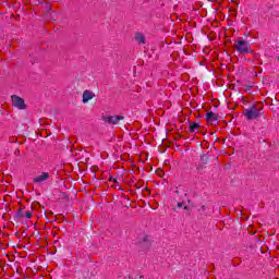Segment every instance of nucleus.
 Instances as JSON below:
<instances>
[{"mask_svg": "<svg viewBox=\"0 0 279 279\" xmlns=\"http://www.w3.org/2000/svg\"><path fill=\"white\" fill-rule=\"evenodd\" d=\"M49 180V172H41L33 179L35 184H43V182H47Z\"/></svg>", "mask_w": 279, "mask_h": 279, "instance_id": "20e7f679", "label": "nucleus"}, {"mask_svg": "<svg viewBox=\"0 0 279 279\" xmlns=\"http://www.w3.org/2000/svg\"><path fill=\"white\" fill-rule=\"evenodd\" d=\"M234 49L238 51V53H254L252 45H250L248 41L244 40L243 38H240L234 43Z\"/></svg>", "mask_w": 279, "mask_h": 279, "instance_id": "f257e3e1", "label": "nucleus"}, {"mask_svg": "<svg viewBox=\"0 0 279 279\" xmlns=\"http://www.w3.org/2000/svg\"><path fill=\"white\" fill-rule=\"evenodd\" d=\"M110 182H117V179L110 178Z\"/></svg>", "mask_w": 279, "mask_h": 279, "instance_id": "f8f14e48", "label": "nucleus"}, {"mask_svg": "<svg viewBox=\"0 0 279 279\" xmlns=\"http://www.w3.org/2000/svg\"><path fill=\"white\" fill-rule=\"evenodd\" d=\"M135 40L138 45H145V35L141 33L135 34Z\"/></svg>", "mask_w": 279, "mask_h": 279, "instance_id": "6e6552de", "label": "nucleus"}, {"mask_svg": "<svg viewBox=\"0 0 279 279\" xmlns=\"http://www.w3.org/2000/svg\"><path fill=\"white\" fill-rule=\"evenodd\" d=\"M262 112L259 108H256V106L252 105L251 108L244 110V117L246 119L252 120V119H258L260 117Z\"/></svg>", "mask_w": 279, "mask_h": 279, "instance_id": "7ed1b4c3", "label": "nucleus"}, {"mask_svg": "<svg viewBox=\"0 0 279 279\" xmlns=\"http://www.w3.org/2000/svg\"><path fill=\"white\" fill-rule=\"evenodd\" d=\"M183 204L182 203H178V208H182Z\"/></svg>", "mask_w": 279, "mask_h": 279, "instance_id": "9b49d317", "label": "nucleus"}, {"mask_svg": "<svg viewBox=\"0 0 279 279\" xmlns=\"http://www.w3.org/2000/svg\"><path fill=\"white\" fill-rule=\"evenodd\" d=\"M197 128H199V124L198 123H192L191 125H190V132H195V130H197Z\"/></svg>", "mask_w": 279, "mask_h": 279, "instance_id": "1a4fd4ad", "label": "nucleus"}, {"mask_svg": "<svg viewBox=\"0 0 279 279\" xmlns=\"http://www.w3.org/2000/svg\"><path fill=\"white\" fill-rule=\"evenodd\" d=\"M184 210H189V207H187V206H185V207H184Z\"/></svg>", "mask_w": 279, "mask_h": 279, "instance_id": "4468645a", "label": "nucleus"}, {"mask_svg": "<svg viewBox=\"0 0 279 279\" xmlns=\"http://www.w3.org/2000/svg\"><path fill=\"white\" fill-rule=\"evenodd\" d=\"M90 99H95V93H93L92 90H84L83 92V104H88L90 101Z\"/></svg>", "mask_w": 279, "mask_h": 279, "instance_id": "39448f33", "label": "nucleus"}, {"mask_svg": "<svg viewBox=\"0 0 279 279\" xmlns=\"http://www.w3.org/2000/svg\"><path fill=\"white\" fill-rule=\"evenodd\" d=\"M206 119H207V122L210 123L211 125H217V116L215 112L213 111L207 112Z\"/></svg>", "mask_w": 279, "mask_h": 279, "instance_id": "0eeeda50", "label": "nucleus"}, {"mask_svg": "<svg viewBox=\"0 0 279 279\" xmlns=\"http://www.w3.org/2000/svg\"><path fill=\"white\" fill-rule=\"evenodd\" d=\"M22 217H26V219H32V211H25L24 215H22Z\"/></svg>", "mask_w": 279, "mask_h": 279, "instance_id": "9d476101", "label": "nucleus"}, {"mask_svg": "<svg viewBox=\"0 0 279 279\" xmlns=\"http://www.w3.org/2000/svg\"><path fill=\"white\" fill-rule=\"evenodd\" d=\"M11 104L13 108H16V110H27V104H25V99L19 95L11 96Z\"/></svg>", "mask_w": 279, "mask_h": 279, "instance_id": "f03ea898", "label": "nucleus"}, {"mask_svg": "<svg viewBox=\"0 0 279 279\" xmlns=\"http://www.w3.org/2000/svg\"><path fill=\"white\" fill-rule=\"evenodd\" d=\"M106 123H112L113 125H117L119 121H123V117L121 116H110L105 118Z\"/></svg>", "mask_w": 279, "mask_h": 279, "instance_id": "423d86ee", "label": "nucleus"}, {"mask_svg": "<svg viewBox=\"0 0 279 279\" xmlns=\"http://www.w3.org/2000/svg\"><path fill=\"white\" fill-rule=\"evenodd\" d=\"M202 210H206V207H205V206H202Z\"/></svg>", "mask_w": 279, "mask_h": 279, "instance_id": "ddd939ff", "label": "nucleus"}]
</instances>
